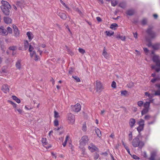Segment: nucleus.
<instances>
[{"label": "nucleus", "mask_w": 160, "mask_h": 160, "mask_svg": "<svg viewBox=\"0 0 160 160\" xmlns=\"http://www.w3.org/2000/svg\"><path fill=\"white\" fill-rule=\"evenodd\" d=\"M72 108L73 111L78 112L81 110V106L80 104L77 103L75 105L72 106Z\"/></svg>", "instance_id": "nucleus-8"}, {"label": "nucleus", "mask_w": 160, "mask_h": 160, "mask_svg": "<svg viewBox=\"0 0 160 160\" xmlns=\"http://www.w3.org/2000/svg\"><path fill=\"white\" fill-rule=\"evenodd\" d=\"M12 98L13 100L15 101L18 103H20L21 102L20 99L16 96H12Z\"/></svg>", "instance_id": "nucleus-28"}, {"label": "nucleus", "mask_w": 160, "mask_h": 160, "mask_svg": "<svg viewBox=\"0 0 160 160\" xmlns=\"http://www.w3.org/2000/svg\"><path fill=\"white\" fill-rule=\"evenodd\" d=\"M96 133L98 137H100L101 136V132L99 129L97 128L95 129Z\"/></svg>", "instance_id": "nucleus-23"}, {"label": "nucleus", "mask_w": 160, "mask_h": 160, "mask_svg": "<svg viewBox=\"0 0 160 160\" xmlns=\"http://www.w3.org/2000/svg\"><path fill=\"white\" fill-rule=\"evenodd\" d=\"M78 51L79 52L82 54H83L85 52V50L82 48H80L78 49Z\"/></svg>", "instance_id": "nucleus-53"}, {"label": "nucleus", "mask_w": 160, "mask_h": 160, "mask_svg": "<svg viewBox=\"0 0 160 160\" xmlns=\"http://www.w3.org/2000/svg\"><path fill=\"white\" fill-rule=\"evenodd\" d=\"M15 111H18L19 113L20 114H22V109H20V108H17L16 109H15Z\"/></svg>", "instance_id": "nucleus-50"}, {"label": "nucleus", "mask_w": 160, "mask_h": 160, "mask_svg": "<svg viewBox=\"0 0 160 160\" xmlns=\"http://www.w3.org/2000/svg\"><path fill=\"white\" fill-rule=\"evenodd\" d=\"M54 125L55 126H57L58 125V122L57 119H56L54 122Z\"/></svg>", "instance_id": "nucleus-59"}, {"label": "nucleus", "mask_w": 160, "mask_h": 160, "mask_svg": "<svg viewBox=\"0 0 160 160\" xmlns=\"http://www.w3.org/2000/svg\"><path fill=\"white\" fill-rule=\"evenodd\" d=\"M137 123L139 125V126L144 127V121L142 119H140L139 121Z\"/></svg>", "instance_id": "nucleus-22"}, {"label": "nucleus", "mask_w": 160, "mask_h": 160, "mask_svg": "<svg viewBox=\"0 0 160 160\" xmlns=\"http://www.w3.org/2000/svg\"><path fill=\"white\" fill-rule=\"evenodd\" d=\"M21 62L22 60L21 59H18L15 64V66L16 68L19 70L21 68Z\"/></svg>", "instance_id": "nucleus-12"}, {"label": "nucleus", "mask_w": 160, "mask_h": 160, "mask_svg": "<svg viewBox=\"0 0 160 160\" xmlns=\"http://www.w3.org/2000/svg\"><path fill=\"white\" fill-rule=\"evenodd\" d=\"M42 143L45 145L48 144V142L46 138H42Z\"/></svg>", "instance_id": "nucleus-39"}, {"label": "nucleus", "mask_w": 160, "mask_h": 160, "mask_svg": "<svg viewBox=\"0 0 160 160\" xmlns=\"http://www.w3.org/2000/svg\"><path fill=\"white\" fill-rule=\"evenodd\" d=\"M105 32L106 33L107 36L109 37L113 35L114 34V32L112 31H106Z\"/></svg>", "instance_id": "nucleus-21"}, {"label": "nucleus", "mask_w": 160, "mask_h": 160, "mask_svg": "<svg viewBox=\"0 0 160 160\" xmlns=\"http://www.w3.org/2000/svg\"><path fill=\"white\" fill-rule=\"evenodd\" d=\"M146 41L148 42V46L149 47H150V46L152 47V43L151 42V39L148 38V37H146Z\"/></svg>", "instance_id": "nucleus-34"}, {"label": "nucleus", "mask_w": 160, "mask_h": 160, "mask_svg": "<svg viewBox=\"0 0 160 160\" xmlns=\"http://www.w3.org/2000/svg\"><path fill=\"white\" fill-rule=\"evenodd\" d=\"M32 33L30 32H28L27 33V35L28 39L29 40H32V38L31 37L32 35Z\"/></svg>", "instance_id": "nucleus-38"}, {"label": "nucleus", "mask_w": 160, "mask_h": 160, "mask_svg": "<svg viewBox=\"0 0 160 160\" xmlns=\"http://www.w3.org/2000/svg\"><path fill=\"white\" fill-rule=\"evenodd\" d=\"M2 5L1 6V9L3 13L6 15H9L10 13L9 9L11 6L8 2L2 0L1 1Z\"/></svg>", "instance_id": "nucleus-1"}, {"label": "nucleus", "mask_w": 160, "mask_h": 160, "mask_svg": "<svg viewBox=\"0 0 160 160\" xmlns=\"http://www.w3.org/2000/svg\"><path fill=\"white\" fill-rule=\"evenodd\" d=\"M150 106V102H146L144 104H143V106L144 108L149 109Z\"/></svg>", "instance_id": "nucleus-29"}, {"label": "nucleus", "mask_w": 160, "mask_h": 160, "mask_svg": "<svg viewBox=\"0 0 160 160\" xmlns=\"http://www.w3.org/2000/svg\"><path fill=\"white\" fill-rule=\"evenodd\" d=\"M145 94L146 96H148L150 98H152L153 96L151 95L148 92H145Z\"/></svg>", "instance_id": "nucleus-48"}, {"label": "nucleus", "mask_w": 160, "mask_h": 160, "mask_svg": "<svg viewBox=\"0 0 160 160\" xmlns=\"http://www.w3.org/2000/svg\"><path fill=\"white\" fill-rule=\"evenodd\" d=\"M154 96H159L160 95V90L159 89L157 90L154 94Z\"/></svg>", "instance_id": "nucleus-51"}, {"label": "nucleus", "mask_w": 160, "mask_h": 160, "mask_svg": "<svg viewBox=\"0 0 160 160\" xmlns=\"http://www.w3.org/2000/svg\"><path fill=\"white\" fill-rule=\"evenodd\" d=\"M72 78L76 80V82H80V79L78 77L76 76H72Z\"/></svg>", "instance_id": "nucleus-40"}, {"label": "nucleus", "mask_w": 160, "mask_h": 160, "mask_svg": "<svg viewBox=\"0 0 160 160\" xmlns=\"http://www.w3.org/2000/svg\"><path fill=\"white\" fill-rule=\"evenodd\" d=\"M156 153L154 152H152L151 154V156L149 158L150 160H154L156 156Z\"/></svg>", "instance_id": "nucleus-30"}, {"label": "nucleus", "mask_w": 160, "mask_h": 160, "mask_svg": "<svg viewBox=\"0 0 160 160\" xmlns=\"http://www.w3.org/2000/svg\"><path fill=\"white\" fill-rule=\"evenodd\" d=\"M88 139L87 136H84L81 138L80 141V145H81L84 146L88 142Z\"/></svg>", "instance_id": "nucleus-5"}, {"label": "nucleus", "mask_w": 160, "mask_h": 160, "mask_svg": "<svg viewBox=\"0 0 160 160\" xmlns=\"http://www.w3.org/2000/svg\"><path fill=\"white\" fill-rule=\"evenodd\" d=\"M0 34L2 36H6L8 34V32L3 26L0 27Z\"/></svg>", "instance_id": "nucleus-9"}, {"label": "nucleus", "mask_w": 160, "mask_h": 160, "mask_svg": "<svg viewBox=\"0 0 160 160\" xmlns=\"http://www.w3.org/2000/svg\"><path fill=\"white\" fill-rule=\"evenodd\" d=\"M147 23V20L145 19H143L142 21V24L144 25Z\"/></svg>", "instance_id": "nucleus-60"}, {"label": "nucleus", "mask_w": 160, "mask_h": 160, "mask_svg": "<svg viewBox=\"0 0 160 160\" xmlns=\"http://www.w3.org/2000/svg\"><path fill=\"white\" fill-rule=\"evenodd\" d=\"M116 38L118 39H120L123 41H124L125 40V36H121L120 35H117L116 36Z\"/></svg>", "instance_id": "nucleus-24"}, {"label": "nucleus", "mask_w": 160, "mask_h": 160, "mask_svg": "<svg viewBox=\"0 0 160 160\" xmlns=\"http://www.w3.org/2000/svg\"><path fill=\"white\" fill-rule=\"evenodd\" d=\"M13 27L14 29V33L15 36L16 37L18 36L20 33L18 27L15 25H13Z\"/></svg>", "instance_id": "nucleus-10"}, {"label": "nucleus", "mask_w": 160, "mask_h": 160, "mask_svg": "<svg viewBox=\"0 0 160 160\" xmlns=\"http://www.w3.org/2000/svg\"><path fill=\"white\" fill-rule=\"evenodd\" d=\"M17 5L20 8L23 7L25 5V2L24 1L21 0L20 1H18L17 2Z\"/></svg>", "instance_id": "nucleus-19"}, {"label": "nucleus", "mask_w": 160, "mask_h": 160, "mask_svg": "<svg viewBox=\"0 0 160 160\" xmlns=\"http://www.w3.org/2000/svg\"><path fill=\"white\" fill-rule=\"evenodd\" d=\"M152 69H155L156 72H158L160 71V68H156L155 65H152L151 66Z\"/></svg>", "instance_id": "nucleus-37"}, {"label": "nucleus", "mask_w": 160, "mask_h": 160, "mask_svg": "<svg viewBox=\"0 0 160 160\" xmlns=\"http://www.w3.org/2000/svg\"><path fill=\"white\" fill-rule=\"evenodd\" d=\"M152 60L155 63L157 66L160 67V60L158 56H154L152 57Z\"/></svg>", "instance_id": "nucleus-6"}, {"label": "nucleus", "mask_w": 160, "mask_h": 160, "mask_svg": "<svg viewBox=\"0 0 160 160\" xmlns=\"http://www.w3.org/2000/svg\"><path fill=\"white\" fill-rule=\"evenodd\" d=\"M75 11L78 12V14L81 16H82L83 15V14L82 12L78 8H76L75 9Z\"/></svg>", "instance_id": "nucleus-41"}, {"label": "nucleus", "mask_w": 160, "mask_h": 160, "mask_svg": "<svg viewBox=\"0 0 160 160\" xmlns=\"http://www.w3.org/2000/svg\"><path fill=\"white\" fill-rule=\"evenodd\" d=\"M66 50L68 52V53L70 54L71 56L73 55L74 54L73 53L72 51L67 46H66Z\"/></svg>", "instance_id": "nucleus-31"}, {"label": "nucleus", "mask_w": 160, "mask_h": 160, "mask_svg": "<svg viewBox=\"0 0 160 160\" xmlns=\"http://www.w3.org/2000/svg\"><path fill=\"white\" fill-rule=\"evenodd\" d=\"M7 31L8 32V33H12V28L9 27H8L7 28Z\"/></svg>", "instance_id": "nucleus-49"}, {"label": "nucleus", "mask_w": 160, "mask_h": 160, "mask_svg": "<svg viewBox=\"0 0 160 160\" xmlns=\"http://www.w3.org/2000/svg\"><path fill=\"white\" fill-rule=\"evenodd\" d=\"M127 86L129 88H131L134 86V83L131 82L127 85Z\"/></svg>", "instance_id": "nucleus-54"}, {"label": "nucleus", "mask_w": 160, "mask_h": 160, "mask_svg": "<svg viewBox=\"0 0 160 160\" xmlns=\"http://www.w3.org/2000/svg\"><path fill=\"white\" fill-rule=\"evenodd\" d=\"M122 145H123L124 148H125V149H126V150H127V152H128V153H129V154H130V150H129V148H128V146H127L126 144L124 143V142L123 141H122Z\"/></svg>", "instance_id": "nucleus-27"}, {"label": "nucleus", "mask_w": 160, "mask_h": 160, "mask_svg": "<svg viewBox=\"0 0 160 160\" xmlns=\"http://www.w3.org/2000/svg\"><path fill=\"white\" fill-rule=\"evenodd\" d=\"M151 118V116L149 115H146L144 117V118L145 119L147 120H149V119Z\"/></svg>", "instance_id": "nucleus-52"}, {"label": "nucleus", "mask_w": 160, "mask_h": 160, "mask_svg": "<svg viewBox=\"0 0 160 160\" xmlns=\"http://www.w3.org/2000/svg\"><path fill=\"white\" fill-rule=\"evenodd\" d=\"M67 118L68 122L71 124H73L75 122V116L71 113H68L67 114Z\"/></svg>", "instance_id": "nucleus-3"}, {"label": "nucleus", "mask_w": 160, "mask_h": 160, "mask_svg": "<svg viewBox=\"0 0 160 160\" xmlns=\"http://www.w3.org/2000/svg\"><path fill=\"white\" fill-rule=\"evenodd\" d=\"M4 22L7 24H9L12 23V19L8 17H5L4 18Z\"/></svg>", "instance_id": "nucleus-17"}, {"label": "nucleus", "mask_w": 160, "mask_h": 160, "mask_svg": "<svg viewBox=\"0 0 160 160\" xmlns=\"http://www.w3.org/2000/svg\"><path fill=\"white\" fill-rule=\"evenodd\" d=\"M128 92L126 90L121 91V95L125 97L128 96Z\"/></svg>", "instance_id": "nucleus-25"}, {"label": "nucleus", "mask_w": 160, "mask_h": 160, "mask_svg": "<svg viewBox=\"0 0 160 160\" xmlns=\"http://www.w3.org/2000/svg\"><path fill=\"white\" fill-rule=\"evenodd\" d=\"M118 27V25L116 23H112L110 27V28H111L112 30H115L116 28L115 27Z\"/></svg>", "instance_id": "nucleus-33"}, {"label": "nucleus", "mask_w": 160, "mask_h": 160, "mask_svg": "<svg viewBox=\"0 0 160 160\" xmlns=\"http://www.w3.org/2000/svg\"><path fill=\"white\" fill-rule=\"evenodd\" d=\"M36 55V52L35 51H33L32 52L30 53V56L31 58H32L34 55Z\"/></svg>", "instance_id": "nucleus-62"}, {"label": "nucleus", "mask_w": 160, "mask_h": 160, "mask_svg": "<svg viewBox=\"0 0 160 160\" xmlns=\"http://www.w3.org/2000/svg\"><path fill=\"white\" fill-rule=\"evenodd\" d=\"M99 157V155L97 152H95L94 155V158L96 160Z\"/></svg>", "instance_id": "nucleus-56"}, {"label": "nucleus", "mask_w": 160, "mask_h": 160, "mask_svg": "<svg viewBox=\"0 0 160 160\" xmlns=\"http://www.w3.org/2000/svg\"><path fill=\"white\" fill-rule=\"evenodd\" d=\"M33 48L32 47V46L30 45H29V52H31L33 50Z\"/></svg>", "instance_id": "nucleus-58"}, {"label": "nucleus", "mask_w": 160, "mask_h": 160, "mask_svg": "<svg viewBox=\"0 0 160 160\" xmlns=\"http://www.w3.org/2000/svg\"><path fill=\"white\" fill-rule=\"evenodd\" d=\"M149 109L144 108L141 111V115L142 116L148 113L149 111Z\"/></svg>", "instance_id": "nucleus-26"}, {"label": "nucleus", "mask_w": 160, "mask_h": 160, "mask_svg": "<svg viewBox=\"0 0 160 160\" xmlns=\"http://www.w3.org/2000/svg\"><path fill=\"white\" fill-rule=\"evenodd\" d=\"M160 46V44L158 43L154 44L152 46V48L155 50H157L159 49Z\"/></svg>", "instance_id": "nucleus-20"}, {"label": "nucleus", "mask_w": 160, "mask_h": 160, "mask_svg": "<svg viewBox=\"0 0 160 160\" xmlns=\"http://www.w3.org/2000/svg\"><path fill=\"white\" fill-rule=\"evenodd\" d=\"M9 49L12 51H15L17 49V47L16 46H11L9 47Z\"/></svg>", "instance_id": "nucleus-42"}, {"label": "nucleus", "mask_w": 160, "mask_h": 160, "mask_svg": "<svg viewBox=\"0 0 160 160\" xmlns=\"http://www.w3.org/2000/svg\"><path fill=\"white\" fill-rule=\"evenodd\" d=\"M144 127V126H139L137 128V130L139 133H140L141 131L143 130Z\"/></svg>", "instance_id": "nucleus-35"}, {"label": "nucleus", "mask_w": 160, "mask_h": 160, "mask_svg": "<svg viewBox=\"0 0 160 160\" xmlns=\"http://www.w3.org/2000/svg\"><path fill=\"white\" fill-rule=\"evenodd\" d=\"M116 82L114 81H113L111 84V86L113 88H116Z\"/></svg>", "instance_id": "nucleus-57"}, {"label": "nucleus", "mask_w": 160, "mask_h": 160, "mask_svg": "<svg viewBox=\"0 0 160 160\" xmlns=\"http://www.w3.org/2000/svg\"><path fill=\"white\" fill-rule=\"evenodd\" d=\"M118 3V1L117 0H112L111 1V4L112 6L113 7H115Z\"/></svg>", "instance_id": "nucleus-32"}, {"label": "nucleus", "mask_w": 160, "mask_h": 160, "mask_svg": "<svg viewBox=\"0 0 160 160\" xmlns=\"http://www.w3.org/2000/svg\"><path fill=\"white\" fill-rule=\"evenodd\" d=\"M137 104L139 107H141L143 104V102L142 101H140L137 102Z\"/></svg>", "instance_id": "nucleus-47"}, {"label": "nucleus", "mask_w": 160, "mask_h": 160, "mask_svg": "<svg viewBox=\"0 0 160 160\" xmlns=\"http://www.w3.org/2000/svg\"><path fill=\"white\" fill-rule=\"evenodd\" d=\"M87 130V126H86V124L85 122L82 124V130L84 131H86Z\"/></svg>", "instance_id": "nucleus-43"}, {"label": "nucleus", "mask_w": 160, "mask_h": 160, "mask_svg": "<svg viewBox=\"0 0 160 160\" xmlns=\"http://www.w3.org/2000/svg\"><path fill=\"white\" fill-rule=\"evenodd\" d=\"M96 87H97V92H100L101 90L102 86V83L100 82H96Z\"/></svg>", "instance_id": "nucleus-13"}, {"label": "nucleus", "mask_w": 160, "mask_h": 160, "mask_svg": "<svg viewBox=\"0 0 160 160\" xmlns=\"http://www.w3.org/2000/svg\"><path fill=\"white\" fill-rule=\"evenodd\" d=\"M119 6L122 8H124L126 7V4L124 2H121L119 4Z\"/></svg>", "instance_id": "nucleus-44"}, {"label": "nucleus", "mask_w": 160, "mask_h": 160, "mask_svg": "<svg viewBox=\"0 0 160 160\" xmlns=\"http://www.w3.org/2000/svg\"><path fill=\"white\" fill-rule=\"evenodd\" d=\"M132 144L134 147H138L140 148H142L144 145L143 142L140 141L139 138L137 137L133 139Z\"/></svg>", "instance_id": "nucleus-2"}, {"label": "nucleus", "mask_w": 160, "mask_h": 160, "mask_svg": "<svg viewBox=\"0 0 160 160\" xmlns=\"http://www.w3.org/2000/svg\"><path fill=\"white\" fill-rule=\"evenodd\" d=\"M88 148L91 152H94L98 150L96 146L92 143L90 144V146L88 147Z\"/></svg>", "instance_id": "nucleus-7"}, {"label": "nucleus", "mask_w": 160, "mask_h": 160, "mask_svg": "<svg viewBox=\"0 0 160 160\" xmlns=\"http://www.w3.org/2000/svg\"><path fill=\"white\" fill-rule=\"evenodd\" d=\"M57 14L63 20H65L67 18V16L65 13L61 12H58Z\"/></svg>", "instance_id": "nucleus-15"}, {"label": "nucleus", "mask_w": 160, "mask_h": 160, "mask_svg": "<svg viewBox=\"0 0 160 160\" xmlns=\"http://www.w3.org/2000/svg\"><path fill=\"white\" fill-rule=\"evenodd\" d=\"M155 121V118H153V120L151 122H148V125H151L153 124Z\"/></svg>", "instance_id": "nucleus-61"}, {"label": "nucleus", "mask_w": 160, "mask_h": 160, "mask_svg": "<svg viewBox=\"0 0 160 160\" xmlns=\"http://www.w3.org/2000/svg\"><path fill=\"white\" fill-rule=\"evenodd\" d=\"M136 121L135 119L133 118H131L129 120V124L131 128H132L134 126L135 123Z\"/></svg>", "instance_id": "nucleus-14"}, {"label": "nucleus", "mask_w": 160, "mask_h": 160, "mask_svg": "<svg viewBox=\"0 0 160 160\" xmlns=\"http://www.w3.org/2000/svg\"><path fill=\"white\" fill-rule=\"evenodd\" d=\"M152 28H149L147 29L146 31L147 33L151 39L155 38L156 36V33L152 30Z\"/></svg>", "instance_id": "nucleus-4"}, {"label": "nucleus", "mask_w": 160, "mask_h": 160, "mask_svg": "<svg viewBox=\"0 0 160 160\" xmlns=\"http://www.w3.org/2000/svg\"><path fill=\"white\" fill-rule=\"evenodd\" d=\"M2 90L5 93L8 92L9 88H8V85L7 84H5L3 85L2 87Z\"/></svg>", "instance_id": "nucleus-11"}, {"label": "nucleus", "mask_w": 160, "mask_h": 160, "mask_svg": "<svg viewBox=\"0 0 160 160\" xmlns=\"http://www.w3.org/2000/svg\"><path fill=\"white\" fill-rule=\"evenodd\" d=\"M102 55L106 58H107L108 57L109 55L106 51V48L105 47H104L103 48Z\"/></svg>", "instance_id": "nucleus-18"}, {"label": "nucleus", "mask_w": 160, "mask_h": 160, "mask_svg": "<svg viewBox=\"0 0 160 160\" xmlns=\"http://www.w3.org/2000/svg\"><path fill=\"white\" fill-rule=\"evenodd\" d=\"M29 45V43L27 40H26L24 42V48L25 50L27 49L28 48Z\"/></svg>", "instance_id": "nucleus-36"}, {"label": "nucleus", "mask_w": 160, "mask_h": 160, "mask_svg": "<svg viewBox=\"0 0 160 160\" xmlns=\"http://www.w3.org/2000/svg\"><path fill=\"white\" fill-rule=\"evenodd\" d=\"M158 80H160V78H154L152 79L151 82L152 83H154L155 82L158 81Z\"/></svg>", "instance_id": "nucleus-46"}, {"label": "nucleus", "mask_w": 160, "mask_h": 160, "mask_svg": "<svg viewBox=\"0 0 160 160\" xmlns=\"http://www.w3.org/2000/svg\"><path fill=\"white\" fill-rule=\"evenodd\" d=\"M132 157L133 159H135L136 160H139L140 159L139 157L136 155H133Z\"/></svg>", "instance_id": "nucleus-63"}, {"label": "nucleus", "mask_w": 160, "mask_h": 160, "mask_svg": "<svg viewBox=\"0 0 160 160\" xmlns=\"http://www.w3.org/2000/svg\"><path fill=\"white\" fill-rule=\"evenodd\" d=\"M54 117L55 118H58L59 117L58 113L56 111H54Z\"/></svg>", "instance_id": "nucleus-55"}, {"label": "nucleus", "mask_w": 160, "mask_h": 160, "mask_svg": "<svg viewBox=\"0 0 160 160\" xmlns=\"http://www.w3.org/2000/svg\"><path fill=\"white\" fill-rule=\"evenodd\" d=\"M38 47H41L43 48H44L46 47V45L45 44H40L38 45Z\"/></svg>", "instance_id": "nucleus-64"}, {"label": "nucleus", "mask_w": 160, "mask_h": 160, "mask_svg": "<svg viewBox=\"0 0 160 160\" xmlns=\"http://www.w3.org/2000/svg\"><path fill=\"white\" fill-rule=\"evenodd\" d=\"M128 140L129 141H131L132 140V132H130V133L128 134Z\"/></svg>", "instance_id": "nucleus-45"}, {"label": "nucleus", "mask_w": 160, "mask_h": 160, "mask_svg": "<svg viewBox=\"0 0 160 160\" xmlns=\"http://www.w3.org/2000/svg\"><path fill=\"white\" fill-rule=\"evenodd\" d=\"M135 13V11L134 9H130L128 10L126 12V14L129 16H131L133 15Z\"/></svg>", "instance_id": "nucleus-16"}]
</instances>
